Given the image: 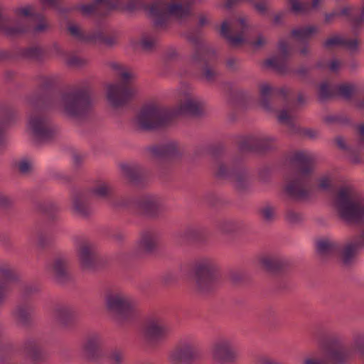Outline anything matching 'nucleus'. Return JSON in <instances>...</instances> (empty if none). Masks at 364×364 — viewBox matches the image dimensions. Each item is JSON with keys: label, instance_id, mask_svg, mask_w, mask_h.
<instances>
[{"label": "nucleus", "instance_id": "43", "mask_svg": "<svg viewBox=\"0 0 364 364\" xmlns=\"http://www.w3.org/2000/svg\"><path fill=\"white\" fill-rule=\"evenodd\" d=\"M73 208L77 213H82L85 210L84 202L81 200L76 198L73 202Z\"/></svg>", "mask_w": 364, "mask_h": 364}, {"label": "nucleus", "instance_id": "49", "mask_svg": "<svg viewBox=\"0 0 364 364\" xmlns=\"http://www.w3.org/2000/svg\"><path fill=\"white\" fill-rule=\"evenodd\" d=\"M109 192V188L106 186H101L95 189V193L98 196H104Z\"/></svg>", "mask_w": 364, "mask_h": 364}, {"label": "nucleus", "instance_id": "48", "mask_svg": "<svg viewBox=\"0 0 364 364\" xmlns=\"http://www.w3.org/2000/svg\"><path fill=\"white\" fill-rule=\"evenodd\" d=\"M12 58V54L9 50L0 49V62L9 60Z\"/></svg>", "mask_w": 364, "mask_h": 364}, {"label": "nucleus", "instance_id": "22", "mask_svg": "<svg viewBox=\"0 0 364 364\" xmlns=\"http://www.w3.org/2000/svg\"><path fill=\"white\" fill-rule=\"evenodd\" d=\"M39 88L44 91H50L58 88L61 85V80L57 77L38 76L36 78Z\"/></svg>", "mask_w": 364, "mask_h": 364}, {"label": "nucleus", "instance_id": "25", "mask_svg": "<svg viewBox=\"0 0 364 364\" xmlns=\"http://www.w3.org/2000/svg\"><path fill=\"white\" fill-rule=\"evenodd\" d=\"M351 94L352 92H316L314 98L318 102L323 103L335 97L348 100L351 97Z\"/></svg>", "mask_w": 364, "mask_h": 364}, {"label": "nucleus", "instance_id": "35", "mask_svg": "<svg viewBox=\"0 0 364 364\" xmlns=\"http://www.w3.org/2000/svg\"><path fill=\"white\" fill-rule=\"evenodd\" d=\"M357 247L354 245H348L346 247L343 253V261L348 263L350 258L355 255Z\"/></svg>", "mask_w": 364, "mask_h": 364}, {"label": "nucleus", "instance_id": "46", "mask_svg": "<svg viewBox=\"0 0 364 364\" xmlns=\"http://www.w3.org/2000/svg\"><path fill=\"white\" fill-rule=\"evenodd\" d=\"M331 184V178L328 176H323L320 178L318 186L321 189H326Z\"/></svg>", "mask_w": 364, "mask_h": 364}, {"label": "nucleus", "instance_id": "37", "mask_svg": "<svg viewBox=\"0 0 364 364\" xmlns=\"http://www.w3.org/2000/svg\"><path fill=\"white\" fill-rule=\"evenodd\" d=\"M112 364H119L124 360V354L119 350H114L109 355Z\"/></svg>", "mask_w": 364, "mask_h": 364}, {"label": "nucleus", "instance_id": "4", "mask_svg": "<svg viewBox=\"0 0 364 364\" xmlns=\"http://www.w3.org/2000/svg\"><path fill=\"white\" fill-rule=\"evenodd\" d=\"M107 311L116 319L121 321L134 316L136 314L133 301L122 293H112L105 298Z\"/></svg>", "mask_w": 364, "mask_h": 364}, {"label": "nucleus", "instance_id": "7", "mask_svg": "<svg viewBox=\"0 0 364 364\" xmlns=\"http://www.w3.org/2000/svg\"><path fill=\"white\" fill-rule=\"evenodd\" d=\"M342 16L346 17L353 32L358 31L364 24V4L363 5L360 13L356 12L355 9L352 6H345L340 12L333 11L330 14H326L325 16V22L329 23L336 17Z\"/></svg>", "mask_w": 364, "mask_h": 364}, {"label": "nucleus", "instance_id": "62", "mask_svg": "<svg viewBox=\"0 0 364 364\" xmlns=\"http://www.w3.org/2000/svg\"><path fill=\"white\" fill-rule=\"evenodd\" d=\"M259 364H275V363L269 358L263 357L259 360Z\"/></svg>", "mask_w": 364, "mask_h": 364}, {"label": "nucleus", "instance_id": "17", "mask_svg": "<svg viewBox=\"0 0 364 364\" xmlns=\"http://www.w3.org/2000/svg\"><path fill=\"white\" fill-rule=\"evenodd\" d=\"M103 340L98 334L90 336L82 346V352L88 358L99 354L103 346Z\"/></svg>", "mask_w": 364, "mask_h": 364}, {"label": "nucleus", "instance_id": "26", "mask_svg": "<svg viewBox=\"0 0 364 364\" xmlns=\"http://www.w3.org/2000/svg\"><path fill=\"white\" fill-rule=\"evenodd\" d=\"M357 90L358 87L355 85L349 82H344L337 85L333 90H331L329 84L327 82H323L320 85L318 91H357Z\"/></svg>", "mask_w": 364, "mask_h": 364}, {"label": "nucleus", "instance_id": "6", "mask_svg": "<svg viewBox=\"0 0 364 364\" xmlns=\"http://www.w3.org/2000/svg\"><path fill=\"white\" fill-rule=\"evenodd\" d=\"M277 50L279 55L264 60V65L276 73L284 75L289 72L288 61L291 56V48L286 40L281 39L278 41Z\"/></svg>", "mask_w": 364, "mask_h": 364}, {"label": "nucleus", "instance_id": "51", "mask_svg": "<svg viewBox=\"0 0 364 364\" xmlns=\"http://www.w3.org/2000/svg\"><path fill=\"white\" fill-rule=\"evenodd\" d=\"M287 191L289 194L295 197L299 196L300 194V190H296L293 184H290L287 187Z\"/></svg>", "mask_w": 364, "mask_h": 364}, {"label": "nucleus", "instance_id": "28", "mask_svg": "<svg viewBox=\"0 0 364 364\" xmlns=\"http://www.w3.org/2000/svg\"><path fill=\"white\" fill-rule=\"evenodd\" d=\"M201 110V105L194 100H188L181 106V111L190 115H198Z\"/></svg>", "mask_w": 364, "mask_h": 364}, {"label": "nucleus", "instance_id": "2", "mask_svg": "<svg viewBox=\"0 0 364 364\" xmlns=\"http://www.w3.org/2000/svg\"><path fill=\"white\" fill-rule=\"evenodd\" d=\"M36 18L38 19L40 23L35 26H32L27 20H19L16 21L15 26H8L9 19L2 16V8L0 6V32L10 38H18L30 32L34 34L45 32L48 27L45 16L37 14Z\"/></svg>", "mask_w": 364, "mask_h": 364}, {"label": "nucleus", "instance_id": "8", "mask_svg": "<svg viewBox=\"0 0 364 364\" xmlns=\"http://www.w3.org/2000/svg\"><path fill=\"white\" fill-rule=\"evenodd\" d=\"M211 354L215 360L228 363L238 358L239 351L230 340L223 338L213 343Z\"/></svg>", "mask_w": 364, "mask_h": 364}, {"label": "nucleus", "instance_id": "14", "mask_svg": "<svg viewBox=\"0 0 364 364\" xmlns=\"http://www.w3.org/2000/svg\"><path fill=\"white\" fill-rule=\"evenodd\" d=\"M348 351L342 348L331 350L326 357L309 355L304 360V364H345Z\"/></svg>", "mask_w": 364, "mask_h": 364}, {"label": "nucleus", "instance_id": "63", "mask_svg": "<svg viewBox=\"0 0 364 364\" xmlns=\"http://www.w3.org/2000/svg\"><path fill=\"white\" fill-rule=\"evenodd\" d=\"M282 15L280 14H276L273 19V23L275 25H279L282 23Z\"/></svg>", "mask_w": 364, "mask_h": 364}, {"label": "nucleus", "instance_id": "50", "mask_svg": "<svg viewBox=\"0 0 364 364\" xmlns=\"http://www.w3.org/2000/svg\"><path fill=\"white\" fill-rule=\"evenodd\" d=\"M141 46L144 50H151L154 46V42L149 39H144L141 41Z\"/></svg>", "mask_w": 364, "mask_h": 364}, {"label": "nucleus", "instance_id": "9", "mask_svg": "<svg viewBox=\"0 0 364 364\" xmlns=\"http://www.w3.org/2000/svg\"><path fill=\"white\" fill-rule=\"evenodd\" d=\"M218 269L216 264L208 259H203L195 263L193 267L194 277L201 289H203L205 285L213 279Z\"/></svg>", "mask_w": 364, "mask_h": 364}, {"label": "nucleus", "instance_id": "41", "mask_svg": "<svg viewBox=\"0 0 364 364\" xmlns=\"http://www.w3.org/2000/svg\"><path fill=\"white\" fill-rule=\"evenodd\" d=\"M262 215L264 220L270 221L274 218L275 213L272 208L266 207L262 210Z\"/></svg>", "mask_w": 364, "mask_h": 364}, {"label": "nucleus", "instance_id": "45", "mask_svg": "<svg viewBox=\"0 0 364 364\" xmlns=\"http://www.w3.org/2000/svg\"><path fill=\"white\" fill-rule=\"evenodd\" d=\"M342 38H340L338 37H333L328 38L324 43V46L328 48L331 46L335 45L342 46Z\"/></svg>", "mask_w": 364, "mask_h": 364}, {"label": "nucleus", "instance_id": "53", "mask_svg": "<svg viewBox=\"0 0 364 364\" xmlns=\"http://www.w3.org/2000/svg\"><path fill=\"white\" fill-rule=\"evenodd\" d=\"M258 89L259 91H274L273 87L268 82L260 84Z\"/></svg>", "mask_w": 364, "mask_h": 364}, {"label": "nucleus", "instance_id": "16", "mask_svg": "<svg viewBox=\"0 0 364 364\" xmlns=\"http://www.w3.org/2000/svg\"><path fill=\"white\" fill-rule=\"evenodd\" d=\"M119 77L120 82L107 85L106 91H135L138 88L135 85L136 76L132 73L122 70Z\"/></svg>", "mask_w": 364, "mask_h": 364}, {"label": "nucleus", "instance_id": "40", "mask_svg": "<svg viewBox=\"0 0 364 364\" xmlns=\"http://www.w3.org/2000/svg\"><path fill=\"white\" fill-rule=\"evenodd\" d=\"M32 164L31 162L28 159H22L18 162V169L22 173H27L30 171L31 168Z\"/></svg>", "mask_w": 364, "mask_h": 364}, {"label": "nucleus", "instance_id": "15", "mask_svg": "<svg viewBox=\"0 0 364 364\" xmlns=\"http://www.w3.org/2000/svg\"><path fill=\"white\" fill-rule=\"evenodd\" d=\"M137 122L142 129H153L161 124V117L156 109L148 108L142 110L139 113L137 117Z\"/></svg>", "mask_w": 364, "mask_h": 364}, {"label": "nucleus", "instance_id": "12", "mask_svg": "<svg viewBox=\"0 0 364 364\" xmlns=\"http://www.w3.org/2000/svg\"><path fill=\"white\" fill-rule=\"evenodd\" d=\"M114 9H115V6L109 0H92L90 4H82L76 8L84 16H97L100 17L107 16L109 12Z\"/></svg>", "mask_w": 364, "mask_h": 364}, {"label": "nucleus", "instance_id": "11", "mask_svg": "<svg viewBox=\"0 0 364 364\" xmlns=\"http://www.w3.org/2000/svg\"><path fill=\"white\" fill-rule=\"evenodd\" d=\"M198 355V348L192 342L184 341L179 343L169 354L171 364H182L194 358Z\"/></svg>", "mask_w": 364, "mask_h": 364}, {"label": "nucleus", "instance_id": "60", "mask_svg": "<svg viewBox=\"0 0 364 364\" xmlns=\"http://www.w3.org/2000/svg\"><path fill=\"white\" fill-rule=\"evenodd\" d=\"M292 10L295 12L301 11L303 10V7L299 2L294 1L292 4Z\"/></svg>", "mask_w": 364, "mask_h": 364}, {"label": "nucleus", "instance_id": "56", "mask_svg": "<svg viewBox=\"0 0 364 364\" xmlns=\"http://www.w3.org/2000/svg\"><path fill=\"white\" fill-rule=\"evenodd\" d=\"M265 43V41L264 39L263 38L262 36V35H259L257 38L256 39V41H255L254 42H252V45L255 47H260L262 46H263L264 44Z\"/></svg>", "mask_w": 364, "mask_h": 364}, {"label": "nucleus", "instance_id": "61", "mask_svg": "<svg viewBox=\"0 0 364 364\" xmlns=\"http://www.w3.org/2000/svg\"><path fill=\"white\" fill-rule=\"evenodd\" d=\"M309 73V69L306 67H300L296 71V73L301 75L306 76Z\"/></svg>", "mask_w": 364, "mask_h": 364}, {"label": "nucleus", "instance_id": "47", "mask_svg": "<svg viewBox=\"0 0 364 364\" xmlns=\"http://www.w3.org/2000/svg\"><path fill=\"white\" fill-rule=\"evenodd\" d=\"M309 173V170L306 168H302L297 173V178L299 183H303Z\"/></svg>", "mask_w": 364, "mask_h": 364}, {"label": "nucleus", "instance_id": "19", "mask_svg": "<svg viewBox=\"0 0 364 364\" xmlns=\"http://www.w3.org/2000/svg\"><path fill=\"white\" fill-rule=\"evenodd\" d=\"M58 103L68 112H72L79 105L78 92H62Z\"/></svg>", "mask_w": 364, "mask_h": 364}, {"label": "nucleus", "instance_id": "59", "mask_svg": "<svg viewBox=\"0 0 364 364\" xmlns=\"http://www.w3.org/2000/svg\"><path fill=\"white\" fill-rule=\"evenodd\" d=\"M16 73L14 71L11 70H7L5 73V78L6 81L11 82L12 81L15 77Z\"/></svg>", "mask_w": 364, "mask_h": 364}, {"label": "nucleus", "instance_id": "23", "mask_svg": "<svg viewBox=\"0 0 364 364\" xmlns=\"http://www.w3.org/2000/svg\"><path fill=\"white\" fill-rule=\"evenodd\" d=\"M18 55L24 59L40 60L44 55V50L39 46H32L20 49Z\"/></svg>", "mask_w": 364, "mask_h": 364}, {"label": "nucleus", "instance_id": "34", "mask_svg": "<svg viewBox=\"0 0 364 364\" xmlns=\"http://www.w3.org/2000/svg\"><path fill=\"white\" fill-rule=\"evenodd\" d=\"M333 246V243L327 239L320 240L317 242L316 250L321 254L328 252Z\"/></svg>", "mask_w": 364, "mask_h": 364}, {"label": "nucleus", "instance_id": "64", "mask_svg": "<svg viewBox=\"0 0 364 364\" xmlns=\"http://www.w3.org/2000/svg\"><path fill=\"white\" fill-rule=\"evenodd\" d=\"M304 46L300 49V53L302 55H307L309 53V50L308 48L309 44H302Z\"/></svg>", "mask_w": 364, "mask_h": 364}, {"label": "nucleus", "instance_id": "20", "mask_svg": "<svg viewBox=\"0 0 364 364\" xmlns=\"http://www.w3.org/2000/svg\"><path fill=\"white\" fill-rule=\"evenodd\" d=\"M95 252L93 247L90 245H84L80 248L78 251V258L80 265L83 269H89L91 267Z\"/></svg>", "mask_w": 364, "mask_h": 364}, {"label": "nucleus", "instance_id": "27", "mask_svg": "<svg viewBox=\"0 0 364 364\" xmlns=\"http://www.w3.org/2000/svg\"><path fill=\"white\" fill-rule=\"evenodd\" d=\"M157 243V238L155 235L150 233L144 234L139 241V247L145 251L150 250Z\"/></svg>", "mask_w": 364, "mask_h": 364}, {"label": "nucleus", "instance_id": "5", "mask_svg": "<svg viewBox=\"0 0 364 364\" xmlns=\"http://www.w3.org/2000/svg\"><path fill=\"white\" fill-rule=\"evenodd\" d=\"M335 205L341 217L346 220H357L364 216V205L355 202L347 190L340 191Z\"/></svg>", "mask_w": 364, "mask_h": 364}, {"label": "nucleus", "instance_id": "31", "mask_svg": "<svg viewBox=\"0 0 364 364\" xmlns=\"http://www.w3.org/2000/svg\"><path fill=\"white\" fill-rule=\"evenodd\" d=\"M42 6H48L58 10L60 14H66L72 11L71 9L62 7L59 0H38Z\"/></svg>", "mask_w": 364, "mask_h": 364}, {"label": "nucleus", "instance_id": "33", "mask_svg": "<svg viewBox=\"0 0 364 364\" xmlns=\"http://www.w3.org/2000/svg\"><path fill=\"white\" fill-rule=\"evenodd\" d=\"M68 66L73 68H82L86 65L88 63L87 60L80 58L77 55H73L68 58L66 60Z\"/></svg>", "mask_w": 364, "mask_h": 364}, {"label": "nucleus", "instance_id": "18", "mask_svg": "<svg viewBox=\"0 0 364 364\" xmlns=\"http://www.w3.org/2000/svg\"><path fill=\"white\" fill-rule=\"evenodd\" d=\"M316 32L317 30L316 27L309 26L292 29L290 36L301 44H309L310 40L312 38V35Z\"/></svg>", "mask_w": 364, "mask_h": 364}, {"label": "nucleus", "instance_id": "13", "mask_svg": "<svg viewBox=\"0 0 364 364\" xmlns=\"http://www.w3.org/2000/svg\"><path fill=\"white\" fill-rule=\"evenodd\" d=\"M170 331V328L167 325L158 320L149 321L142 329L144 337L152 341L164 338Z\"/></svg>", "mask_w": 364, "mask_h": 364}, {"label": "nucleus", "instance_id": "21", "mask_svg": "<svg viewBox=\"0 0 364 364\" xmlns=\"http://www.w3.org/2000/svg\"><path fill=\"white\" fill-rule=\"evenodd\" d=\"M87 40L88 43H100L108 47H112L116 43V37L114 35L107 34L102 31L88 34Z\"/></svg>", "mask_w": 364, "mask_h": 364}, {"label": "nucleus", "instance_id": "52", "mask_svg": "<svg viewBox=\"0 0 364 364\" xmlns=\"http://www.w3.org/2000/svg\"><path fill=\"white\" fill-rule=\"evenodd\" d=\"M310 100V97L306 96L304 93H301L297 97V103L299 105H304L308 102Z\"/></svg>", "mask_w": 364, "mask_h": 364}, {"label": "nucleus", "instance_id": "55", "mask_svg": "<svg viewBox=\"0 0 364 364\" xmlns=\"http://www.w3.org/2000/svg\"><path fill=\"white\" fill-rule=\"evenodd\" d=\"M236 60L233 58H228L226 60V66L228 69L235 70Z\"/></svg>", "mask_w": 364, "mask_h": 364}, {"label": "nucleus", "instance_id": "3", "mask_svg": "<svg viewBox=\"0 0 364 364\" xmlns=\"http://www.w3.org/2000/svg\"><path fill=\"white\" fill-rule=\"evenodd\" d=\"M192 4L188 2L182 4L181 3L171 2L168 4L166 9L162 7L159 3L153 4L150 8V13L155 18L153 23L154 28L165 26L168 15H171L178 20L190 17L192 16Z\"/></svg>", "mask_w": 364, "mask_h": 364}, {"label": "nucleus", "instance_id": "29", "mask_svg": "<svg viewBox=\"0 0 364 364\" xmlns=\"http://www.w3.org/2000/svg\"><path fill=\"white\" fill-rule=\"evenodd\" d=\"M68 264V261L65 258H58L52 264V271L56 275H60L67 269Z\"/></svg>", "mask_w": 364, "mask_h": 364}, {"label": "nucleus", "instance_id": "32", "mask_svg": "<svg viewBox=\"0 0 364 364\" xmlns=\"http://www.w3.org/2000/svg\"><path fill=\"white\" fill-rule=\"evenodd\" d=\"M68 30L69 31V33L77 38L79 41L85 43H88V35H85L83 32L77 26L74 25L69 26L68 27Z\"/></svg>", "mask_w": 364, "mask_h": 364}, {"label": "nucleus", "instance_id": "24", "mask_svg": "<svg viewBox=\"0 0 364 364\" xmlns=\"http://www.w3.org/2000/svg\"><path fill=\"white\" fill-rule=\"evenodd\" d=\"M132 97V92H107V100L112 106H119L127 102Z\"/></svg>", "mask_w": 364, "mask_h": 364}, {"label": "nucleus", "instance_id": "30", "mask_svg": "<svg viewBox=\"0 0 364 364\" xmlns=\"http://www.w3.org/2000/svg\"><path fill=\"white\" fill-rule=\"evenodd\" d=\"M45 121L40 117H31L28 124V128L35 133L41 132L45 126Z\"/></svg>", "mask_w": 364, "mask_h": 364}, {"label": "nucleus", "instance_id": "58", "mask_svg": "<svg viewBox=\"0 0 364 364\" xmlns=\"http://www.w3.org/2000/svg\"><path fill=\"white\" fill-rule=\"evenodd\" d=\"M10 276V271L6 268H0V279L8 278Z\"/></svg>", "mask_w": 364, "mask_h": 364}, {"label": "nucleus", "instance_id": "1", "mask_svg": "<svg viewBox=\"0 0 364 364\" xmlns=\"http://www.w3.org/2000/svg\"><path fill=\"white\" fill-rule=\"evenodd\" d=\"M186 38L195 47V52L192 56L193 61L197 64L202 63V75L208 82L214 81L218 76V73L214 68L217 60L216 52L205 45L198 35L189 34Z\"/></svg>", "mask_w": 364, "mask_h": 364}, {"label": "nucleus", "instance_id": "38", "mask_svg": "<svg viewBox=\"0 0 364 364\" xmlns=\"http://www.w3.org/2000/svg\"><path fill=\"white\" fill-rule=\"evenodd\" d=\"M31 7L30 6L18 8L16 10L15 13L17 16H25V17H33L36 18L37 14H33L31 12Z\"/></svg>", "mask_w": 364, "mask_h": 364}, {"label": "nucleus", "instance_id": "42", "mask_svg": "<svg viewBox=\"0 0 364 364\" xmlns=\"http://www.w3.org/2000/svg\"><path fill=\"white\" fill-rule=\"evenodd\" d=\"M254 9L261 15L267 14L268 8L264 2H255L253 4Z\"/></svg>", "mask_w": 364, "mask_h": 364}, {"label": "nucleus", "instance_id": "44", "mask_svg": "<svg viewBox=\"0 0 364 364\" xmlns=\"http://www.w3.org/2000/svg\"><path fill=\"white\" fill-rule=\"evenodd\" d=\"M93 88L90 82L85 81L80 85L73 87L70 91H90Z\"/></svg>", "mask_w": 364, "mask_h": 364}, {"label": "nucleus", "instance_id": "10", "mask_svg": "<svg viewBox=\"0 0 364 364\" xmlns=\"http://www.w3.org/2000/svg\"><path fill=\"white\" fill-rule=\"evenodd\" d=\"M237 21L240 25V29L235 36L230 34L231 28L227 21H224L222 23L220 28V36L225 39L229 46L233 48L240 47L245 42L244 34L249 27L245 18L239 17Z\"/></svg>", "mask_w": 364, "mask_h": 364}, {"label": "nucleus", "instance_id": "54", "mask_svg": "<svg viewBox=\"0 0 364 364\" xmlns=\"http://www.w3.org/2000/svg\"><path fill=\"white\" fill-rule=\"evenodd\" d=\"M278 119L280 122L288 123L289 121V117L286 112H282L278 116Z\"/></svg>", "mask_w": 364, "mask_h": 364}, {"label": "nucleus", "instance_id": "57", "mask_svg": "<svg viewBox=\"0 0 364 364\" xmlns=\"http://www.w3.org/2000/svg\"><path fill=\"white\" fill-rule=\"evenodd\" d=\"M198 19H199L198 26L200 27H203V26H204L205 24H207L208 23L207 17L204 14H200L198 16Z\"/></svg>", "mask_w": 364, "mask_h": 364}, {"label": "nucleus", "instance_id": "36", "mask_svg": "<svg viewBox=\"0 0 364 364\" xmlns=\"http://www.w3.org/2000/svg\"><path fill=\"white\" fill-rule=\"evenodd\" d=\"M352 348L356 351H361L364 348V336L359 334L353 338Z\"/></svg>", "mask_w": 364, "mask_h": 364}, {"label": "nucleus", "instance_id": "39", "mask_svg": "<svg viewBox=\"0 0 364 364\" xmlns=\"http://www.w3.org/2000/svg\"><path fill=\"white\" fill-rule=\"evenodd\" d=\"M342 46L347 47L351 50H357L358 49L359 41L358 39H343Z\"/></svg>", "mask_w": 364, "mask_h": 364}]
</instances>
